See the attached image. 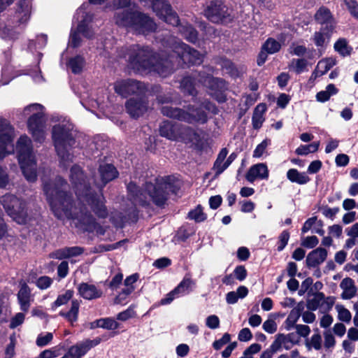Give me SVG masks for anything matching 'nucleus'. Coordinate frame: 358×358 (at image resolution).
Returning a JSON list of instances; mask_svg holds the SVG:
<instances>
[{
	"instance_id": "nucleus-1",
	"label": "nucleus",
	"mask_w": 358,
	"mask_h": 358,
	"mask_svg": "<svg viewBox=\"0 0 358 358\" xmlns=\"http://www.w3.org/2000/svg\"><path fill=\"white\" fill-rule=\"evenodd\" d=\"M178 64L189 67L199 65L203 62V55L189 45L180 42L175 45L172 52H158L148 45H136L129 55V64L131 69L140 73H155L159 76L166 78L174 72L173 59Z\"/></svg>"
},
{
	"instance_id": "nucleus-2",
	"label": "nucleus",
	"mask_w": 358,
	"mask_h": 358,
	"mask_svg": "<svg viewBox=\"0 0 358 358\" xmlns=\"http://www.w3.org/2000/svg\"><path fill=\"white\" fill-rule=\"evenodd\" d=\"M180 189L178 180L173 176H159L155 179V182H145L143 187L130 181L127 185L129 200L134 205L143 208H149L150 202L157 207L163 208L169 199V194H177Z\"/></svg>"
},
{
	"instance_id": "nucleus-3",
	"label": "nucleus",
	"mask_w": 358,
	"mask_h": 358,
	"mask_svg": "<svg viewBox=\"0 0 358 358\" xmlns=\"http://www.w3.org/2000/svg\"><path fill=\"white\" fill-rule=\"evenodd\" d=\"M67 187L66 180L59 176L52 180H50L43 183V190L51 209L55 213H67L73 208V196L66 190Z\"/></svg>"
},
{
	"instance_id": "nucleus-4",
	"label": "nucleus",
	"mask_w": 358,
	"mask_h": 358,
	"mask_svg": "<svg viewBox=\"0 0 358 358\" xmlns=\"http://www.w3.org/2000/svg\"><path fill=\"white\" fill-rule=\"evenodd\" d=\"M118 26L131 27L138 34L148 35L155 32L157 24L149 15L139 11L124 10L115 15Z\"/></svg>"
},
{
	"instance_id": "nucleus-5",
	"label": "nucleus",
	"mask_w": 358,
	"mask_h": 358,
	"mask_svg": "<svg viewBox=\"0 0 358 358\" xmlns=\"http://www.w3.org/2000/svg\"><path fill=\"white\" fill-rule=\"evenodd\" d=\"M72 131L71 124L63 123L55 124L51 130L52 144L57 155L62 162H67L69 159V148L76 143Z\"/></svg>"
},
{
	"instance_id": "nucleus-6",
	"label": "nucleus",
	"mask_w": 358,
	"mask_h": 358,
	"mask_svg": "<svg viewBox=\"0 0 358 358\" xmlns=\"http://www.w3.org/2000/svg\"><path fill=\"white\" fill-rule=\"evenodd\" d=\"M0 203L6 213L17 223L26 224L28 217L27 203L15 194L6 193L0 197Z\"/></svg>"
},
{
	"instance_id": "nucleus-7",
	"label": "nucleus",
	"mask_w": 358,
	"mask_h": 358,
	"mask_svg": "<svg viewBox=\"0 0 358 358\" xmlns=\"http://www.w3.org/2000/svg\"><path fill=\"white\" fill-rule=\"evenodd\" d=\"M203 15L214 24H227L232 22L231 10L222 0H208L204 6Z\"/></svg>"
},
{
	"instance_id": "nucleus-8",
	"label": "nucleus",
	"mask_w": 358,
	"mask_h": 358,
	"mask_svg": "<svg viewBox=\"0 0 358 358\" xmlns=\"http://www.w3.org/2000/svg\"><path fill=\"white\" fill-rule=\"evenodd\" d=\"M200 82L206 86L209 95L219 103H225L227 100L226 91L228 90V83L223 78L214 77L205 72L199 73Z\"/></svg>"
},
{
	"instance_id": "nucleus-9",
	"label": "nucleus",
	"mask_w": 358,
	"mask_h": 358,
	"mask_svg": "<svg viewBox=\"0 0 358 358\" xmlns=\"http://www.w3.org/2000/svg\"><path fill=\"white\" fill-rule=\"evenodd\" d=\"M84 199L96 217L106 219L108 216L106 199L101 192H97L92 190L90 186L85 185Z\"/></svg>"
},
{
	"instance_id": "nucleus-10",
	"label": "nucleus",
	"mask_w": 358,
	"mask_h": 358,
	"mask_svg": "<svg viewBox=\"0 0 358 358\" xmlns=\"http://www.w3.org/2000/svg\"><path fill=\"white\" fill-rule=\"evenodd\" d=\"M115 92L123 98L131 95L138 96L145 95L148 91V85L141 81L133 79L122 80L115 85Z\"/></svg>"
},
{
	"instance_id": "nucleus-11",
	"label": "nucleus",
	"mask_w": 358,
	"mask_h": 358,
	"mask_svg": "<svg viewBox=\"0 0 358 358\" xmlns=\"http://www.w3.org/2000/svg\"><path fill=\"white\" fill-rule=\"evenodd\" d=\"M46 117L44 113L38 111L28 118L27 122L29 133L34 141L43 143L45 140Z\"/></svg>"
},
{
	"instance_id": "nucleus-12",
	"label": "nucleus",
	"mask_w": 358,
	"mask_h": 358,
	"mask_svg": "<svg viewBox=\"0 0 358 358\" xmlns=\"http://www.w3.org/2000/svg\"><path fill=\"white\" fill-rule=\"evenodd\" d=\"M125 108L132 118L137 119L142 116L148 109V99L145 95L129 99L125 103Z\"/></svg>"
},
{
	"instance_id": "nucleus-13",
	"label": "nucleus",
	"mask_w": 358,
	"mask_h": 358,
	"mask_svg": "<svg viewBox=\"0 0 358 358\" xmlns=\"http://www.w3.org/2000/svg\"><path fill=\"white\" fill-rule=\"evenodd\" d=\"M315 21L321 24V28L327 30H335L336 21L330 9L324 6H320L314 15Z\"/></svg>"
},
{
	"instance_id": "nucleus-14",
	"label": "nucleus",
	"mask_w": 358,
	"mask_h": 358,
	"mask_svg": "<svg viewBox=\"0 0 358 358\" xmlns=\"http://www.w3.org/2000/svg\"><path fill=\"white\" fill-rule=\"evenodd\" d=\"M245 177L250 183H253L256 180H267L269 177L268 166L264 163L255 164L249 168Z\"/></svg>"
},
{
	"instance_id": "nucleus-15",
	"label": "nucleus",
	"mask_w": 358,
	"mask_h": 358,
	"mask_svg": "<svg viewBox=\"0 0 358 358\" xmlns=\"http://www.w3.org/2000/svg\"><path fill=\"white\" fill-rule=\"evenodd\" d=\"M328 252L324 248L318 247L310 251L306 259V266L311 269L320 266L327 258Z\"/></svg>"
},
{
	"instance_id": "nucleus-16",
	"label": "nucleus",
	"mask_w": 358,
	"mask_h": 358,
	"mask_svg": "<svg viewBox=\"0 0 358 358\" xmlns=\"http://www.w3.org/2000/svg\"><path fill=\"white\" fill-rule=\"evenodd\" d=\"M180 124L171 120H164L159 125V134L167 139L175 141L178 138Z\"/></svg>"
},
{
	"instance_id": "nucleus-17",
	"label": "nucleus",
	"mask_w": 358,
	"mask_h": 358,
	"mask_svg": "<svg viewBox=\"0 0 358 358\" xmlns=\"http://www.w3.org/2000/svg\"><path fill=\"white\" fill-rule=\"evenodd\" d=\"M161 113L163 115L187 123L190 117V112L180 108L172 106H162Z\"/></svg>"
},
{
	"instance_id": "nucleus-18",
	"label": "nucleus",
	"mask_w": 358,
	"mask_h": 358,
	"mask_svg": "<svg viewBox=\"0 0 358 358\" xmlns=\"http://www.w3.org/2000/svg\"><path fill=\"white\" fill-rule=\"evenodd\" d=\"M78 292L81 297L87 300L100 298L103 294L94 285L87 282H81L78 287Z\"/></svg>"
},
{
	"instance_id": "nucleus-19",
	"label": "nucleus",
	"mask_w": 358,
	"mask_h": 358,
	"mask_svg": "<svg viewBox=\"0 0 358 358\" xmlns=\"http://www.w3.org/2000/svg\"><path fill=\"white\" fill-rule=\"evenodd\" d=\"M178 138L185 143H195L198 144L201 141L200 134L196 130L189 126L180 125Z\"/></svg>"
},
{
	"instance_id": "nucleus-20",
	"label": "nucleus",
	"mask_w": 358,
	"mask_h": 358,
	"mask_svg": "<svg viewBox=\"0 0 358 358\" xmlns=\"http://www.w3.org/2000/svg\"><path fill=\"white\" fill-rule=\"evenodd\" d=\"M101 181L104 185L117 178L119 173L115 166L112 164L100 165L99 168Z\"/></svg>"
},
{
	"instance_id": "nucleus-21",
	"label": "nucleus",
	"mask_w": 358,
	"mask_h": 358,
	"mask_svg": "<svg viewBox=\"0 0 358 358\" xmlns=\"http://www.w3.org/2000/svg\"><path fill=\"white\" fill-rule=\"evenodd\" d=\"M181 92L186 96L196 97L198 91L196 89V79L191 76H184L180 81Z\"/></svg>"
},
{
	"instance_id": "nucleus-22",
	"label": "nucleus",
	"mask_w": 358,
	"mask_h": 358,
	"mask_svg": "<svg viewBox=\"0 0 358 358\" xmlns=\"http://www.w3.org/2000/svg\"><path fill=\"white\" fill-rule=\"evenodd\" d=\"M187 110L193 113H190L191 118L187 121L188 124L199 123L203 124L208 122L207 113L201 108L189 104L187 106Z\"/></svg>"
},
{
	"instance_id": "nucleus-23",
	"label": "nucleus",
	"mask_w": 358,
	"mask_h": 358,
	"mask_svg": "<svg viewBox=\"0 0 358 358\" xmlns=\"http://www.w3.org/2000/svg\"><path fill=\"white\" fill-rule=\"evenodd\" d=\"M89 325L91 329H94L96 328H103L108 330H116L120 327V324L113 317L97 319L93 322H91Z\"/></svg>"
},
{
	"instance_id": "nucleus-24",
	"label": "nucleus",
	"mask_w": 358,
	"mask_h": 358,
	"mask_svg": "<svg viewBox=\"0 0 358 358\" xmlns=\"http://www.w3.org/2000/svg\"><path fill=\"white\" fill-rule=\"evenodd\" d=\"M267 110V106L265 103H259L254 109L252 124L255 129H259L262 127L264 121V114Z\"/></svg>"
},
{
	"instance_id": "nucleus-25",
	"label": "nucleus",
	"mask_w": 358,
	"mask_h": 358,
	"mask_svg": "<svg viewBox=\"0 0 358 358\" xmlns=\"http://www.w3.org/2000/svg\"><path fill=\"white\" fill-rule=\"evenodd\" d=\"M287 178L293 183L306 185L310 181V178L306 172H299L296 169H290L286 174Z\"/></svg>"
},
{
	"instance_id": "nucleus-26",
	"label": "nucleus",
	"mask_w": 358,
	"mask_h": 358,
	"mask_svg": "<svg viewBox=\"0 0 358 358\" xmlns=\"http://www.w3.org/2000/svg\"><path fill=\"white\" fill-rule=\"evenodd\" d=\"M17 299L22 311H28L30 306V289L24 282L22 285L18 293Z\"/></svg>"
},
{
	"instance_id": "nucleus-27",
	"label": "nucleus",
	"mask_w": 358,
	"mask_h": 358,
	"mask_svg": "<svg viewBox=\"0 0 358 358\" xmlns=\"http://www.w3.org/2000/svg\"><path fill=\"white\" fill-rule=\"evenodd\" d=\"M80 302L77 299L71 301V308L67 312L60 311L59 315L64 317L68 322H71V326L78 319Z\"/></svg>"
},
{
	"instance_id": "nucleus-28",
	"label": "nucleus",
	"mask_w": 358,
	"mask_h": 358,
	"mask_svg": "<svg viewBox=\"0 0 358 358\" xmlns=\"http://www.w3.org/2000/svg\"><path fill=\"white\" fill-rule=\"evenodd\" d=\"M217 64L222 69L225 70L231 78H236L240 76V72L236 64L227 57L223 56L220 57Z\"/></svg>"
},
{
	"instance_id": "nucleus-29",
	"label": "nucleus",
	"mask_w": 358,
	"mask_h": 358,
	"mask_svg": "<svg viewBox=\"0 0 358 358\" xmlns=\"http://www.w3.org/2000/svg\"><path fill=\"white\" fill-rule=\"evenodd\" d=\"M36 165L35 161L20 164L24 177L29 182H34L37 180Z\"/></svg>"
},
{
	"instance_id": "nucleus-30",
	"label": "nucleus",
	"mask_w": 358,
	"mask_h": 358,
	"mask_svg": "<svg viewBox=\"0 0 358 358\" xmlns=\"http://www.w3.org/2000/svg\"><path fill=\"white\" fill-rule=\"evenodd\" d=\"M14 137V127L10 122L5 119H0V140L10 141L13 142Z\"/></svg>"
},
{
	"instance_id": "nucleus-31",
	"label": "nucleus",
	"mask_w": 358,
	"mask_h": 358,
	"mask_svg": "<svg viewBox=\"0 0 358 358\" xmlns=\"http://www.w3.org/2000/svg\"><path fill=\"white\" fill-rule=\"evenodd\" d=\"M229 150L227 148H223L219 152L215 161L213 163V170L215 171V176L217 177L222 174L227 169H224V162L228 155Z\"/></svg>"
},
{
	"instance_id": "nucleus-32",
	"label": "nucleus",
	"mask_w": 358,
	"mask_h": 358,
	"mask_svg": "<svg viewBox=\"0 0 358 358\" xmlns=\"http://www.w3.org/2000/svg\"><path fill=\"white\" fill-rule=\"evenodd\" d=\"M180 31L188 42L196 44L199 41V32L192 24L182 26Z\"/></svg>"
},
{
	"instance_id": "nucleus-33",
	"label": "nucleus",
	"mask_w": 358,
	"mask_h": 358,
	"mask_svg": "<svg viewBox=\"0 0 358 358\" xmlns=\"http://www.w3.org/2000/svg\"><path fill=\"white\" fill-rule=\"evenodd\" d=\"M150 3L152 10L159 18L171 11V6L166 0H154Z\"/></svg>"
},
{
	"instance_id": "nucleus-34",
	"label": "nucleus",
	"mask_w": 358,
	"mask_h": 358,
	"mask_svg": "<svg viewBox=\"0 0 358 358\" xmlns=\"http://www.w3.org/2000/svg\"><path fill=\"white\" fill-rule=\"evenodd\" d=\"M17 159L19 164L35 161L32 156V148L31 145H24L17 148Z\"/></svg>"
},
{
	"instance_id": "nucleus-35",
	"label": "nucleus",
	"mask_w": 358,
	"mask_h": 358,
	"mask_svg": "<svg viewBox=\"0 0 358 358\" xmlns=\"http://www.w3.org/2000/svg\"><path fill=\"white\" fill-rule=\"evenodd\" d=\"M85 64V58L80 55H77L69 59L67 65L71 69L73 74H80Z\"/></svg>"
},
{
	"instance_id": "nucleus-36",
	"label": "nucleus",
	"mask_w": 358,
	"mask_h": 358,
	"mask_svg": "<svg viewBox=\"0 0 358 358\" xmlns=\"http://www.w3.org/2000/svg\"><path fill=\"white\" fill-rule=\"evenodd\" d=\"M334 48L336 52L341 56L346 57L351 55L352 48L348 45V42L345 38H339L334 43Z\"/></svg>"
},
{
	"instance_id": "nucleus-37",
	"label": "nucleus",
	"mask_w": 358,
	"mask_h": 358,
	"mask_svg": "<svg viewBox=\"0 0 358 358\" xmlns=\"http://www.w3.org/2000/svg\"><path fill=\"white\" fill-rule=\"evenodd\" d=\"M334 30H327L320 28V31L314 33L313 41L317 47H322L325 43V38L328 40L331 37Z\"/></svg>"
},
{
	"instance_id": "nucleus-38",
	"label": "nucleus",
	"mask_w": 358,
	"mask_h": 358,
	"mask_svg": "<svg viewBox=\"0 0 358 358\" xmlns=\"http://www.w3.org/2000/svg\"><path fill=\"white\" fill-rule=\"evenodd\" d=\"M320 145V142L319 141L308 145H301L295 150V153L300 156H306L310 153H315L318 150Z\"/></svg>"
},
{
	"instance_id": "nucleus-39",
	"label": "nucleus",
	"mask_w": 358,
	"mask_h": 358,
	"mask_svg": "<svg viewBox=\"0 0 358 358\" xmlns=\"http://www.w3.org/2000/svg\"><path fill=\"white\" fill-rule=\"evenodd\" d=\"M83 229L89 233H92L97 228H101L96 219L91 215H85L80 220Z\"/></svg>"
},
{
	"instance_id": "nucleus-40",
	"label": "nucleus",
	"mask_w": 358,
	"mask_h": 358,
	"mask_svg": "<svg viewBox=\"0 0 358 358\" xmlns=\"http://www.w3.org/2000/svg\"><path fill=\"white\" fill-rule=\"evenodd\" d=\"M313 295L314 297L313 299H308L306 303L307 308L311 311H315L320 306H322V303L320 302L325 299L324 294L321 292H317L314 293Z\"/></svg>"
},
{
	"instance_id": "nucleus-41",
	"label": "nucleus",
	"mask_w": 358,
	"mask_h": 358,
	"mask_svg": "<svg viewBox=\"0 0 358 358\" xmlns=\"http://www.w3.org/2000/svg\"><path fill=\"white\" fill-rule=\"evenodd\" d=\"M262 46V50H266L269 55L278 52L281 49V44L271 37L268 38Z\"/></svg>"
},
{
	"instance_id": "nucleus-42",
	"label": "nucleus",
	"mask_w": 358,
	"mask_h": 358,
	"mask_svg": "<svg viewBox=\"0 0 358 358\" xmlns=\"http://www.w3.org/2000/svg\"><path fill=\"white\" fill-rule=\"evenodd\" d=\"M74 292L72 289H67L64 294L58 295L57 299L52 303V309H55L63 305H66L73 296Z\"/></svg>"
},
{
	"instance_id": "nucleus-43",
	"label": "nucleus",
	"mask_w": 358,
	"mask_h": 358,
	"mask_svg": "<svg viewBox=\"0 0 358 358\" xmlns=\"http://www.w3.org/2000/svg\"><path fill=\"white\" fill-rule=\"evenodd\" d=\"M195 285L194 281L191 278V274L186 273L182 281L174 288L179 294L186 290L191 289L192 286Z\"/></svg>"
},
{
	"instance_id": "nucleus-44",
	"label": "nucleus",
	"mask_w": 358,
	"mask_h": 358,
	"mask_svg": "<svg viewBox=\"0 0 358 358\" xmlns=\"http://www.w3.org/2000/svg\"><path fill=\"white\" fill-rule=\"evenodd\" d=\"M187 218L194 220L196 222H201L207 219V215L203 213L201 205L199 204L188 213Z\"/></svg>"
},
{
	"instance_id": "nucleus-45",
	"label": "nucleus",
	"mask_w": 358,
	"mask_h": 358,
	"mask_svg": "<svg viewBox=\"0 0 358 358\" xmlns=\"http://www.w3.org/2000/svg\"><path fill=\"white\" fill-rule=\"evenodd\" d=\"M110 222L117 229H123L127 224V219L124 214L122 212L114 213L110 218Z\"/></svg>"
},
{
	"instance_id": "nucleus-46",
	"label": "nucleus",
	"mask_w": 358,
	"mask_h": 358,
	"mask_svg": "<svg viewBox=\"0 0 358 358\" xmlns=\"http://www.w3.org/2000/svg\"><path fill=\"white\" fill-rule=\"evenodd\" d=\"M77 30L87 39H92L94 37V31L88 26L85 20H83L78 23Z\"/></svg>"
},
{
	"instance_id": "nucleus-47",
	"label": "nucleus",
	"mask_w": 358,
	"mask_h": 358,
	"mask_svg": "<svg viewBox=\"0 0 358 358\" xmlns=\"http://www.w3.org/2000/svg\"><path fill=\"white\" fill-rule=\"evenodd\" d=\"M71 180L75 185L80 184L83 180V171L80 166L74 164L70 169Z\"/></svg>"
},
{
	"instance_id": "nucleus-48",
	"label": "nucleus",
	"mask_w": 358,
	"mask_h": 358,
	"mask_svg": "<svg viewBox=\"0 0 358 358\" xmlns=\"http://www.w3.org/2000/svg\"><path fill=\"white\" fill-rule=\"evenodd\" d=\"M29 5L27 0H19L17 2V13H23V15L20 19V23H23L29 19Z\"/></svg>"
},
{
	"instance_id": "nucleus-49",
	"label": "nucleus",
	"mask_w": 358,
	"mask_h": 358,
	"mask_svg": "<svg viewBox=\"0 0 358 358\" xmlns=\"http://www.w3.org/2000/svg\"><path fill=\"white\" fill-rule=\"evenodd\" d=\"M159 19L173 26H178L180 24V18L177 13L173 10L172 7H171L170 12H166V14L162 15Z\"/></svg>"
},
{
	"instance_id": "nucleus-50",
	"label": "nucleus",
	"mask_w": 358,
	"mask_h": 358,
	"mask_svg": "<svg viewBox=\"0 0 358 358\" xmlns=\"http://www.w3.org/2000/svg\"><path fill=\"white\" fill-rule=\"evenodd\" d=\"M336 61L331 58H325L320 60L317 63V68H320V75L327 73L334 65Z\"/></svg>"
},
{
	"instance_id": "nucleus-51",
	"label": "nucleus",
	"mask_w": 358,
	"mask_h": 358,
	"mask_svg": "<svg viewBox=\"0 0 358 358\" xmlns=\"http://www.w3.org/2000/svg\"><path fill=\"white\" fill-rule=\"evenodd\" d=\"M178 294L174 289L170 292L166 294L164 298H162L157 303L152 305L151 309L158 307L159 306H164L170 304L176 297L178 296Z\"/></svg>"
},
{
	"instance_id": "nucleus-52",
	"label": "nucleus",
	"mask_w": 358,
	"mask_h": 358,
	"mask_svg": "<svg viewBox=\"0 0 358 358\" xmlns=\"http://www.w3.org/2000/svg\"><path fill=\"white\" fill-rule=\"evenodd\" d=\"M139 210L136 206L129 208L124 214L127 223L129 224L137 223L139 219Z\"/></svg>"
},
{
	"instance_id": "nucleus-53",
	"label": "nucleus",
	"mask_w": 358,
	"mask_h": 358,
	"mask_svg": "<svg viewBox=\"0 0 358 358\" xmlns=\"http://www.w3.org/2000/svg\"><path fill=\"white\" fill-rule=\"evenodd\" d=\"M290 237V234L288 230L282 231L278 236V241L277 243V250L281 252L285 249L288 243Z\"/></svg>"
},
{
	"instance_id": "nucleus-54",
	"label": "nucleus",
	"mask_w": 358,
	"mask_h": 358,
	"mask_svg": "<svg viewBox=\"0 0 358 358\" xmlns=\"http://www.w3.org/2000/svg\"><path fill=\"white\" fill-rule=\"evenodd\" d=\"M336 308L338 313V320L342 322H350L352 318V315L349 310L341 305H336Z\"/></svg>"
},
{
	"instance_id": "nucleus-55",
	"label": "nucleus",
	"mask_w": 358,
	"mask_h": 358,
	"mask_svg": "<svg viewBox=\"0 0 358 358\" xmlns=\"http://www.w3.org/2000/svg\"><path fill=\"white\" fill-rule=\"evenodd\" d=\"M350 15L358 20V2L357 0H343Z\"/></svg>"
},
{
	"instance_id": "nucleus-56",
	"label": "nucleus",
	"mask_w": 358,
	"mask_h": 358,
	"mask_svg": "<svg viewBox=\"0 0 358 358\" xmlns=\"http://www.w3.org/2000/svg\"><path fill=\"white\" fill-rule=\"evenodd\" d=\"M292 62V64L295 63L294 71L296 72V73L300 74L306 70L308 62L306 59H293Z\"/></svg>"
},
{
	"instance_id": "nucleus-57",
	"label": "nucleus",
	"mask_w": 358,
	"mask_h": 358,
	"mask_svg": "<svg viewBox=\"0 0 358 358\" xmlns=\"http://www.w3.org/2000/svg\"><path fill=\"white\" fill-rule=\"evenodd\" d=\"M234 278L240 282L245 280L248 276V271L243 265H238L236 266L233 271Z\"/></svg>"
},
{
	"instance_id": "nucleus-58",
	"label": "nucleus",
	"mask_w": 358,
	"mask_h": 358,
	"mask_svg": "<svg viewBox=\"0 0 358 358\" xmlns=\"http://www.w3.org/2000/svg\"><path fill=\"white\" fill-rule=\"evenodd\" d=\"M269 142L270 140L264 139L259 144H258L253 151L252 157L255 158H260L265 152Z\"/></svg>"
},
{
	"instance_id": "nucleus-59",
	"label": "nucleus",
	"mask_w": 358,
	"mask_h": 358,
	"mask_svg": "<svg viewBox=\"0 0 358 358\" xmlns=\"http://www.w3.org/2000/svg\"><path fill=\"white\" fill-rule=\"evenodd\" d=\"M282 343H285V334H278L275 336V339L271 345L269 349L275 353L281 348Z\"/></svg>"
},
{
	"instance_id": "nucleus-60",
	"label": "nucleus",
	"mask_w": 358,
	"mask_h": 358,
	"mask_svg": "<svg viewBox=\"0 0 358 358\" xmlns=\"http://www.w3.org/2000/svg\"><path fill=\"white\" fill-rule=\"evenodd\" d=\"M231 341V335L229 333H225L222 337L218 340H215L213 343V348L215 350H220L224 345L229 343Z\"/></svg>"
},
{
	"instance_id": "nucleus-61",
	"label": "nucleus",
	"mask_w": 358,
	"mask_h": 358,
	"mask_svg": "<svg viewBox=\"0 0 358 358\" xmlns=\"http://www.w3.org/2000/svg\"><path fill=\"white\" fill-rule=\"evenodd\" d=\"M319 243V239L316 236H310L306 237L301 245L306 248L313 249L315 248Z\"/></svg>"
},
{
	"instance_id": "nucleus-62",
	"label": "nucleus",
	"mask_w": 358,
	"mask_h": 358,
	"mask_svg": "<svg viewBox=\"0 0 358 358\" xmlns=\"http://www.w3.org/2000/svg\"><path fill=\"white\" fill-rule=\"evenodd\" d=\"M52 280L47 275L41 276L36 281V286L41 289H46L50 287Z\"/></svg>"
},
{
	"instance_id": "nucleus-63",
	"label": "nucleus",
	"mask_w": 358,
	"mask_h": 358,
	"mask_svg": "<svg viewBox=\"0 0 358 358\" xmlns=\"http://www.w3.org/2000/svg\"><path fill=\"white\" fill-rule=\"evenodd\" d=\"M53 339V335L52 333L48 332L45 336L42 334L38 335L36 338V345L38 347H44L47 345Z\"/></svg>"
},
{
	"instance_id": "nucleus-64",
	"label": "nucleus",
	"mask_w": 358,
	"mask_h": 358,
	"mask_svg": "<svg viewBox=\"0 0 358 358\" xmlns=\"http://www.w3.org/2000/svg\"><path fill=\"white\" fill-rule=\"evenodd\" d=\"M262 349V346L258 343H252L248 348H247L243 352V356L245 358H252V355L258 353Z\"/></svg>"
}]
</instances>
